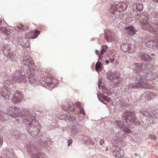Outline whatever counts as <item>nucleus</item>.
Segmentation results:
<instances>
[{
	"label": "nucleus",
	"instance_id": "obj_1",
	"mask_svg": "<svg viewBox=\"0 0 158 158\" xmlns=\"http://www.w3.org/2000/svg\"><path fill=\"white\" fill-rule=\"evenodd\" d=\"M16 117L20 116L21 120L26 123L27 129L28 133L33 136L38 135L39 129L35 127L33 124L35 122V116L31 115L26 109H23L21 112L19 108L15 106L14 110Z\"/></svg>",
	"mask_w": 158,
	"mask_h": 158
},
{
	"label": "nucleus",
	"instance_id": "obj_2",
	"mask_svg": "<svg viewBox=\"0 0 158 158\" xmlns=\"http://www.w3.org/2000/svg\"><path fill=\"white\" fill-rule=\"evenodd\" d=\"M9 81L7 80L4 82V86L1 89H0V95L5 100L7 101L10 99V96L11 95V99L14 103H17L20 102V95L17 92H14V94L13 95L11 91L10 90V85H8L7 83L9 82Z\"/></svg>",
	"mask_w": 158,
	"mask_h": 158
},
{
	"label": "nucleus",
	"instance_id": "obj_3",
	"mask_svg": "<svg viewBox=\"0 0 158 158\" xmlns=\"http://www.w3.org/2000/svg\"><path fill=\"white\" fill-rule=\"evenodd\" d=\"M123 118H124L126 120L127 123H128V122H130L132 123H133L135 126H139L140 124L139 121L137 119L134 114L128 110H127L123 112Z\"/></svg>",
	"mask_w": 158,
	"mask_h": 158
},
{
	"label": "nucleus",
	"instance_id": "obj_4",
	"mask_svg": "<svg viewBox=\"0 0 158 158\" xmlns=\"http://www.w3.org/2000/svg\"><path fill=\"white\" fill-rule=\"evenodd\" d=\"M26 147L28 149V152L32 155L33 158H44L42 152L37 150V147L35 144H27Z\"/></svg>",
	"mask_w": 158,
	"mask_h": 158
},
{
	"label": "nucleus",
	"instance_id": "obj_5",
	"mask_svg": "<svg viewBox=\"0 0 158 158\" xmlns=\"http://www.w3.org/2000/svg\"><path fill=\"white\" fill-rule=\"evenodd\" d=\"M136 77V79L139 80L138 82L135 83H130L129 85V87L132 89H136L141 87L144 89H151V86L148 83L143 81V79H141L139 80V78L138 79Z\"/></svg>",
	"mask_w": 158,
	"mask_h": 158
},
{
	"label": "nucleus",
	"instance_id": "obj_6",
	"mask_svg": "<svg viewBox=\"0 0 158 158\" xmlns=\"http://www.w3.org/2000/svg\"><path fill=\"white\" fill-rule=\"evenodd\" d=\"M148 66L144 64H136L135 66V70L139 73V75L137 76V78L138 79L139 78V80H140L141 79H142L140 77V76L142 74V76H145V74L147 75L148 73H145L144 71L148 70ZM147 76V75H146ZM144 79V78H143Z\"/></svg>",
	"mask_w": 158,
	"mask_h": 158
},
{
	"label": "nucleus",
	"instance_id": "obj_7",
	"mask_svg": "<svg viewBox=\"0 0 158 158\" xmlns=\"http://www.w3.org/2000/svg\"><path fill=\"white\" fill-rule=\"evenodd\" d=\"M29 72L27 74V77L28 78V80L31 83H33L35 84H38L39 81L37 79V77H36V75H35L34 73L35 71H30L29 70Z\"/></svg>",
	"mask_w": 158,
	"mask_h": 158
},
{
	"label": "nucleus",
	"instance_id": "obj_8",
	"mask_svg": "<svg viewBox=\"0 0 158 158\" xmlns=\"http://www.w3.org/2000/svg\"><path fill=\"white\" fill-rule=\"evenodd\" d=\"M142 27L144 30L148 31L149 32H153L154 33H155L156 32V33H157L156 31L158 28L156 27H152L150 24L146 22V21H145V22L142 24Z\"/></svg>",
	"mask_w": 158,
	"mask_h": 158
},
{
	"label": "nucleus",
	"instance_id": "obj_9",
	"mask_svg": "<svg viewBox=\"0 0 158 158\" xmlns=\"http://www.w3.org/2000/svg\"><path fill=\"white\" fill-rule=\"evenodd\" d=\"M114 150L113 151V153L116 158H122L124 155V152L123 150L119 148H116L115 146Z\"/></svg>",
	"mask_w": 158,
	"mask_h": 158
},
{
	"label": "nucleus",
	"instance_id": "obj_10",
	"mask_svg": "<svg viewBox=\"0 0 158 158\" xmlns=\"http://www.w3.org/2000/svg\"><path fill=\"white\" fill-rule=\"evenodd\" d=\"M12 78L15 81L20 82L24 79L25 77L20 71H19L16 72L15 74L13 73Z\"/></svg>",
	"mask_w": 158,
	"mask_h": 158
},
{
	"label": "nucleus",
	"instance_id": "obj_11",
	"mask_svg": "<svg viewBox=\"0 0 158 158\" xmlns=\"http://www.w3.org/2000/svg\"><path fill=\"white\" fill-rule=\"evenodd\" d=\"M22 62L23 65L25 66L30 67L32 66L33 64V61L32 60V59L28 56L23 57Z\"/></svg>",
	"mask_w": 158,
	"mask_h": 158
},
{
	"label": "nucleus",
	"instance_id": "obj_12",
	"mask_svg": "<svg viewBox=\"0 0 158 158\" xmlns=\"http://www.w3.org/2000/svg\"><path fill=\"white\" fill-rule=\"evenodd\" d=\"M145 76H142V74H141L140 77L142 78H144V80H145L146 81H147V80H148L149 79H156L158 76V72L156 71L153 72L151 74H148L147 75L145 74Z\"/></svg>",
	"mask_w": 158,
	"mask_h": 158
},
{
	"label": "nucleus",
	"instance_id": "obj_13",
	"mask_svg": "<svg viewBox=\"0 0 158 158\" xmlns=\"http://www.w3.org/2000/svg\"><path fill=\"white\" fill-rule=\"evenodd\" d=\"M117 5V11L119 12H122L125 11L128 5L127 3L123 1L120 2Z\"/></svg>",
	"mask_w": 158,
	"mask_h": 158
},
{
	"label": "nucleus",
	"instance_id": "obj_14",
	"mask_svg": "<svg viewBox=\"0 0 158 158\" xmlns=\"http://www.w3.org/2000/svg\"><path fill=\"white\" fill-rule=\"evenodd\" d=\"M139 56L141 60L146 62H150L153 59H155L154 57L144 53H139Z\"/></svg>",
	"mask_w": 158,
	"mask_h": 158
},
{
	"label": "nucleus",
	"instance_id": "obj_15",
	"mask_svg": "<svg viewBox=\"0 0 158 158\" xmlns=\"http://www.w3.org/2000/svg\"><path fill=\"white\" fill-rule=\"evenodd\" d=\"M40 31H31L27 33L25 35V37L27 39H35L40 34Z\"/></svg>",
	"mask_w": 158,
	"mask_h": 158
},
{
	"label": "nucleus",
	"instance_id": "obj_16",
	"mask_svg": "<svg viewBox=\"0 0 158 158\" xmlns=\"http://www.w3.org/2000/svg\"><path fill=\"white\" fill-rule=\"evenodd\" d=\"M116 123L118 127L123 131L127 133H130L131 132V130L127 127H125L121 121L116 122Z\"/></svg>",
	"mask_w": 158,
	"mask_h": 158
},
{
	"label": "nucleus",
	"instance_id": "obj_17",
	"mask_svg": "<svg viewBox=\"0 0 158 158\" xmlns=\"http://www.w3.org/2000/svg\"><path fill=\"white\" fill-rule=\"evenodd\" d=\"M158 43L156 42H155L153 40H148L146 42L145 45L147 47L152 48L156 47V48H158Z\"/></svg>",
	"mask_w": 158,
	"mask_h": 158
},
{
	"label": "nucleus",
	"instance_id": "obj_18",
	"mask_svg": "<svg viewBox=\"0 0 158 158\" xmlns=\"http://www.w3.org/2000/svg\"><path fill=\"white\" fill-rule=\"evenodd\" d=\"M126 29L127 30V33L131 35H134L137 31V30L135 29L133 26L126 27Z\"/></svg>",
	"mask_w": 158,
	"mask_h": 158
},
{
	"label": "nucleus",
	"instance_id": "obj_19",
	"mask_svg": "<svg viewBox=\"0 0 158 158\" xmlns=\"http://www.w3.org/2000/svg\"><path fill=\"white\" fill-rule=\"evenodd\" d=\"M6 57L7 59L11 61L15 62L17 59V56L13 53H8Z\"/></svg>",
	"mask_w": 158,
	"mask_h": 158
},
{
	"label": "nucleus",
	"instance_id": "obj_20",
	"mask_svg": "<svg viewBox=\"0 0 158 158\" xmlns=\"http://www.w3.org/2000/svg\"><path fill=\"white\" fill-rule=\"evenodd\" d=\"M134 8H135L136 10L137 11L142 10L143 9V5L142 3L136 2L133 5Z\"/></svg>",
	"mask_w": 158,
	"mask_h": 158
},
{
	"label": "nucleus",
	"instance_id": "obj_21",
	"mask_svg": "<svg viewBox=\"0 0 158 158\" xmlns=\"http://www.w3.org/2000/svg\"><path fill=\"white\" fill-rule=\"evenodd\" d=\"M8 118L7 116L5 114L4 112L0 110V121L4 122L5 120Z\"/></svg>",
	"mask_w": 158,
	"mask_h": 158
},
{
	"label": "nucleus",
	"instance_id": "obj_22",
	"mask_svg": "<svg viewBox=\"0 0 158 158\" xmlns=\"http://www.w3.org/2000/svg\"><path fill=\"white\" fill-rule=\"evenodd\" d=\"M116 10L117 11V5L116 4H112L110 8V11L111 13L113 14H115Z\"/></svg>",
	"mask_w": 158,
	"mask_h": 158
},
{
	"label": "nucleus",
	"instance_id": "obj_23",
	"mask_svg": "<svg viewBox=\"0 0 158 158\" xmlns=\"http://www.w3.org/2000/svg\"><path fill=\"white\" fill-rule=\"evenodd\" d=\"M27 41V43H26V42L23 41V40H19V41L17 42V43L19 45H21L22 47H27L28 44H29V42H27V40H25Z\"/></svg>",
	"mask_w": 158,
	"mask_h": 158
},
{
	"label": "nucleus",
	"instance_id": "obj_24",
	"mask_svg": "<svg viewBox=\"0 0 158 158\" xmlns=\"http://www.w3.org/2000/svg\"><path fill=\"white\" fill-rule=\"evenodd\" d=\"M106 77L108 79L111 81L115 78L114 73L111 72H109L106 73Z\"/></svg>",
	"mask_w": 158,
	"mask_h": 158
},
{
	"label": "nucleus",
	"instance_id": "obj_25",
	"mask_svg": "<svg viewBox=\"0 0 158 158\" xmlns=\"http://www.w3.org/2000/svg\"><path fill=\"white\" fill-rule=\"evenodd\" d=\"M102 64L98 61L96 64L95 69L97 72L101 71L102 70Z\"/></svg>",
	"mask_w": 158,
	"mask_h": 158
},
{
	"label": "nucleus",
	"instance_id": "obj_26",
	"mask_svg": "<svg viewBox=\"0 0 158 158\" xmlns=\"http://www.w3.org/2000/svg\"><path fill=\"white\" fill-rule=\"evenodd\" d=\"M102 49L101 50L100 56H102L103 55L104 53L106 52L107 51L108 47L107 45H103L102 46Z\"/></svg>",
	"mask_w": 158,
	"mask_h": 158
},
{
	"label": "nucleus",
	"instance_id": "obj_27",
	"mask_svg": "<svg viewBox=\"0 0 158 158\" xmlns=\"http://www.w3.org/2000/svg\"><path fill=\"white\" fill-rule=\"evenodd\" d=\"M3 47H4V48L2 50V52L4 55H5V52L6 50L7 52H9L10 50H7V46L5 47V45L2 43V42H1V43L0 44V50L2 49Z\"/></svg>",
	"mask_w": 158,
	"mask_h": 158
},
{
	"label": "nucleus",
	"instance_id": "obj_28",
	"mask_svg": "<svg viewBox=\"0 0 158 158\" xmlns=\"http://www.w3.org/2000/svg\"><path fill=\"white\" fill-rule=\"evenodd\" d=\"M5 114L8 117V118L6 120H5L4 121H6V120H8L9 119V117L8 116V115H10L12 117L15 118L16 117V115H15L14 112V111H9L7 113V114H5V113L4 112Z\"/></svg>",
	"mask_w": 158,
	"mask_h": 158
},
{
	"label": "nucleus",
	"instance_id": "obj_29",
	"mask_svg": "<svg viewBox=\"0 0 158 158\" xmlns=\"http://www.w3.org/2000/svg\"><path fill=\"white\" fill-rule=\"evenodd\" d=\"M63 109L65 111H67L68 110V109H69L71 111H73L74 109V106L73 105H72L69 106L67 108L63 107Z\"/></svg>",
	"mask_w": 158,
	"mask_h": 158
},
{
	"label": "nucleus",
	"instance_id": "obj_30",
	"mask_svg": "<svg viewBox=\"0 0 158 158\" xmlns=\"http://www.w3.org/2000/svg\"><path fill=\"white\" fill-rule=\"evenodd\" d=\"M16 28L18 29L21 30L22 31H24L25 29H27V28H26V27H25V28H24L23 25L21 24H19L17 26L15 27V29H16Z\"/></svg>",
	"mask_w": 158,
	"mask_h": 158
},
{
	"label": "nucleus",
	"instance_id": "obj_31",
	"mask_svg": "<svg viewBox=\"0 0 158 158\" xmlns=\"http://www.w3.org/2000/svg\"><path fill=\"white\" fill-rule=\"evenodd\" d=\"M135 19H138V22L139 23H142V22L143 21V18H142V16H141L139 14H138L137 15Z\"/></svg>",
	"mask_w": 158,
	"mask_h": 158
},
{
	"label": "nucleus",
	"instance_id": "obj_32",
	"mask_svg": "<svg viewBox=\"0 0 158 158\" xmlns=\"http://www.w3.org/2000/svg\"><path fill=\"white\" fill-rule=\"evenodd\" d=\"M71 132L73 134L72 135H75L78 132V130L76 127L75 128L74 127L73 129L71 130Z\"/></svg>",
	"mask_w": 158,
	"mask_h": 158
},
{
	"label": "nucleus",
	"instance_id": "obj_33",
	"mask_svg": "<svg viewBox=\"0 0 158 158\" xmlns=\"http://www.w3.org/2000/svg\"><path fill=\"white\" fill-rule=\"evenodd\" d=\"M7 31V29L5 27H0V32L2 33L5 34Z\"/></svg>",
	"mask_w": 158,
	"mask_h": 158
},
{
	"label": "nucleus",
	"instance_id": "obj_34",
	"mask_svg": "<svg viewBox=\"0 0 158 158\" xmlns=\"http://www.w3.org/2000/svg\"><path fill=\"white\" fill-rule=\"evenodd\" d=\"M75 118L72 115H71L69 118V120L71 121H73L75 120Z\"/></svg>",
	"mask_w": 158,
	"mask_h": 158
},
{
	"label": "nucleus",
	"instance_id": "obj_35",
	"mask_svg": "<svg viewBox=\"0 0 158 158\" xmlns=\"http://www.w3.org/2000/svg\"><path fill=\"white\" fill-rule=\"evenodd\" d=\"M103 98L107 102H109L110 101V98H107L106 96L103 97Z\"/></svg>",
	"mask_w": 158,
	"mask_h": 158
},
{
	"label": "nucleus",
	"instance_id": "obj_36",
	"mask_svg": "<svg viewBox=\"0 0 158 158\" xmlns=\"http://www.w3.org/2000/svg\"><path fill=\"white\" fill-rule=\"evenodd\" d=\"M79 113L81 114H82L83 115H85V113L84 111V110L83 108H81Z\"/></svg>",
	"mask_w": 158,
	"mask_h": 158
},
{
	"label": "nucleus",
	"instance_id": "obj_37",
	"mask_svg": "<svg viewBox=\"0 0 158 158\" xmlns=\"http://www.w3.org/2000/svg\"><path fill=\"white\" fill-rule=\"evenodd\" d=\"M143 115L144 116L148 117V118H150L151 116L150 115L148 112H146L145 113H143Z\"/></svg>",
	"mask_w": 158,
	"mask_h": 158
},
{
	"label": "nucleus",
	"instance_id": "obj_38",
	"mask_svg": "<svg viewBox=\"0 0 158 158\" xmlns=\"http://www.w3.org/2000/svg\"><path fill=\"white\" fill-rule=\"evenodd\" d=\"M104 86V83H102L99 84L98 85V87L99 89L100 88H103V87Z\"/></svg>",
	"mask_w": 158,
	"mask_h": 158
},
{
	"label": "nucleus",
	"instance_id": "obj_39",
	"mask_svg": "<svg viewBox=\"0 0 158 158\" xmlns=\"http://www.w3.org/2000/svg\"><path fill=\"white\" fill-rule=\"evenodd\" d=\"M73 140L72 139H69L68 141V146H69L70 145V144L72 143Z\"/></svg>",
	"mask_w": 158,
	"mask_h": 158
},
{
	"label": "nucleus",
	"instance_id": "obj_40",
	"mask_svg": "<svg viewBox=\"0 0 158 158\" xmlns=\"http://www.w3.org/2000/svg\"><path fill=\"white\" fill-rule=\"evenodd\" d=\"M149 138L152 139H154L156 138V136L155 135H151L149 136Z\"/></svg>",
	"mask_w": 158,
	"mask_h": 158
},
{
	"label": "nucleus",
	"instance_id": "obj_41",
	"mask_svg": "<svg viewBox=\"0 0 158 158\" xmlns=\"http://www.w3.org/2000/svg\"><path fill=\"white\" fill-rule=\"evenodd\" d=\"M153 121L155 123L158 122V118H153Z\"/></svg>",
	"mask_w": 158,
	"mask_h": 158
},
{
	"label": "nucleus",
	"instance_id": "obj_42",
	"mask_svg": "<svg viewBox=\"0 0 158 158\" xmlns=\"http://www.w3.org/2000/svg\"><path fill=\"white\" fill-rule=\"evenodd\" d=\"M3 141V139H0V147L1 146L2 144Z\"/></svg>",
	"mask_w": 158,
	"mask_h": 158
},
{
	"label": "nucleus",
	"instance_id": "obj_43",
	"mask_svg": "<svg viewBox=\"0 0 158 158\" xmlns=\"http://www.w3.org/2000/svg\"><path fill=\"white\" fill-rule=\"evenodd\" d=\"M114 77L115 78H116V79H118V80L120 78V77L119 76H115V75H114Z\"/></svg>",
	"mask_w": 158,
	"mask_h": 158
},
{
	"label": "nucleus",
	"instance_id": "obj_44",
	"mask_svg": "<svg viewBox=\"0 0 158 158\" xmlns=\"http://www.w3.org/2000/svg\"><path fill=\"white\" fill-rule=\"evenodd\" d=\"M104 142V141L103 140H102L100 141V144L101 145H102L103 143Z\"/></svg>",
	"mask_w": 158,
	"mask_h": 158
},
{
	"label": "nucleus",
	"instance_id": "obj_45",
	"mask_svg": "<svg viewBox=\"0 0 158 158\" xmlns=\"http://www.w3.org/2000/svg\"><path fill=\"white\" fill-rule=\"evenodd\" d=\"M154 24L158 27V21L155 22Z\"/></svg>",
	"mask_w": 158,
	"mask_h": 158
},
{
	"label": "nucleus",
	"instance_id": "obj_46",
	"mask_svg": "<svg viewBox=\"0 0 158 158\" xmlns=\"http://www.w3.org/2000/svg\"><path fill=\"white\" fill-rule=\"evenodd\" d=\"M102 81L100 80V79H99L98 81V85L99 84H100L101 83H102Z\"/></svg>",
	"mask_w": 158,
	"mask_h": 158
},
{
	"label": "nucleus",
	"instance_id": "obj_47",
	"mask_svg": "<svg viewBox=\"0 0 158 158\" xmlns=\"http://www.w3.org/2000/svg\"><path fill=\"white\" fill-rule=\"evenodd\" d=\"M95 53L97 55H98L99 54V51L98 50H96L95 51Z\"/></svg>",
	"mask_w": 158,
	"mask_h": 158
},
{
	"label": "nucleus",
	"instance_id": "obj_48",
	"mask_svg": "<svg viewBox=\"0 0 158 158\" xmlns=\"http://www.w3.org/2000/svg\"><path fill=\"white\" fill-rule=\"evenodd\" d=\"M103 57V55H102V57L100 56V54L99 56V59H98V60H101L102 58V57Z\"/></svg>",
	"mask_w": 158,
	"mask_h": 158
},
{
	"label": "nucleus",
	"instance_id": "obj_49",
	"mask_svg": "<svg viewBox=\"0 0 158 158\" xmlns=\"http://www.w3.org/2000/svg\"><path fill=\"white\" fill-rule=\"evenodd\" d=\"M128 48H129V47H128ZM127 51L128 52V53H131V50H130L129 49H128Z\"/></svg>",
	"mask_w": 158,
	"mask_h": 158
},
{
	"label": "nucleus",
	"instance_id": "obj_50",
	"mask_svg": "<svg viewBox=\"0 0 158 158\" xmlns=\"http://www.w3.org/2000/svg\"><path fill=\"white\" fill-rule=\"evenodd\" d=\"M153 1V2H158V0H152Z\"/></svg>",
	"mask_w": 158,
	"mask_h": 158
},
{
	"label": "nucleus",
	"instance_id": "obj_51",
	"mask_svg": "<svg viewBox=\"0 0 158 158\" xmlns=\"http://www.w3.org/2000/svg\"><path fill=\"white\" fill-rule=\"evenodd\" d=\"M105 62L106 64H108L109 63V62L108 60H106Z\"/></svg>",
	"mask_w": 158,
	"mask_h": 158
},
{
	"label": "nucleus",
	"instance_id": "obj_52",
	"mask_svg": "<svg viewBox=\"0 0 158 158\" xmlns=\"http://www.w3.org/2000/svg\"><path fill=\"white\" fill-rule=\"evenodd\" d=\"M151 55L152 56V57H154L155 58V57H154L155 55H154V54H152Z\"/></svg>",
	"mask_w": 158,
	"mask_h": 158
},
{
	"label": "nucleus",
	"instance_id": "obj_53",
	"mask_svg": "<svg viewBox=\"0 0 158 158\" xmlns=\"http://www.w3.org/2000/svg\"><path fill=\"white\" fill-rule=\"evenodd\" d=\"M118 133H117L116 134V136L117 137H118Z\"/></svg>",
	"mask_w": 158,
	"mask_h": 158
},
{
	"label": "nucleus",
	"instance_id": "obj_54",
	"mask_svg": "<svg viewBox=\"0 0 158 158\" xmlns=\"http://www.w3.org/2000/svg\"><path fill=\"white\" fill-rule=\"evenodd\" d=\"M108 38H108V37H107L106 36V40H107Z\"/></svg>",
	"mask_w": 158,
	"mask_h": 158
},
{
	"label": "nucleus",
	"instance_id": "obj_55",
	"mask_svg": "<svg viewBox=\"0 0 158 158\" xmlns=\"http://www.w3.org/2000/svg\"><path fill=\"white\" fill-rule=\"evenodd\" d=\"M114 60H111V62L112 63L113 62H114Z\"/></svg>",
	"mask_w": 158,
	"mask_h": 158
},
{
	"label": "nucleus",
	"instance_id": "obj_56",
	"mask_svg": "<svg viewBox=\"0 0 158 158\" xmlns=\"http://www.w3.org/2000/svg\"><path fill=\"white\" fill-rule=\"evenodd\" d=\"M51 84V82H49V85H50Z\"/></svg>",
	"mask_w": 158,
	"mask_h": 158
},
{
	"label": "nucleus",
	"instance_id": "obj_57",
	"mask_svg": "<svg viewBox=\"0 0 158 158\" xmlns=\"http://www.w3.org/2000/svg\"><path fill=\"white\" fill-rule=\"evenodd\" d=\"M104 93H105V94H108V93L104 92Z\"/></svg>",
	"mask_w": 158,
	"mask_h": 158
},
{
	"label": "nucleus",
	"instance_id": "obj_58",
	"mask_svg": "<svg viewBox=\"0 0 158 158\" xmlns=\"http://www.w3.org/2000/svg\"><path fill=\"white\" fill-rule=\"evenodd\" d=\"M125 46H127V44H125Z\"/></svg>",
	"mask_w": 158,
	"mask_h": 158
},
{
	"label": "nucleus",
	"instance_id": "obj_59",
	"mask_svg": "<svg viewBox=\"0 0 158 158\" xmlns=\"http://www.w3.org/2000/svg\"><path fill=\"white\" fill-rule=\"evenodd\" d=\"M107 41H108L109 40H106Z\"/></svg>",
	"mask_w": 158,
	"mask_h": 158
}]
</instances>
